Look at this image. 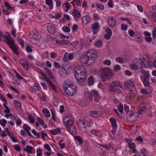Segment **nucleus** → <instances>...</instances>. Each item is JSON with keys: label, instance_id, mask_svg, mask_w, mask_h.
Returning a JSON list of instances; mask_svg holds the SVG:
<instances>
[{"label": "nucleus", "instance_id": "obj_14", "mask_svg": "<svg viewBox=\"0 0 156 156\" xmlns=\"http://www.w3.org/2000/svg\"><path fill=\"white\" fill-rule=\"evenodd\" d=\"M44 79L47 82V83H48L49 86L51 87L52 89L55 91H56V89L54 84L51 81H50L49 79L48 78H47L46 75H44Z\"/></svg>", "mask_w": 156, "mask_h": 156}, {"label": "nucleus", "instance_id": "obj_53", "mask_svg": "<svg viewBox=\"0 0 156 156\" xmlns=\"http://www.w3.org/2000/svg\"><path fill=\"white\" fill-rule=\"evenodd\" d=\"M54 65L56 68L60 69L61 68L60 64L57 62H54Z\"/></svg>", "mask_w": 156, "mask_h": 156}, {"label": "nucleus", "instance_id": "obj_41", "mask_svg": "<svg viewBox=\"0 0 156 156\" xmlns=\"http://www.w3.org/2000/svg\"><path fill=\"white\" fill-rule=\"evenodd\" d=\"M95 45L97 47H100L102 45V42L100 40H98L95 43Z\"/></svg>", "mask_w": 156, "mask_h": 156}, {"label": "nucleus", "instance_id": "obj_61", "mask_svg": "<svg viewBox=\"0 0 156 156\" xmlns=\"http://www.w3.org/2000/svg\"><path fill=\"white\" fill-rule=\"evenodd\" d=\"M32 38L38 40L40 38V36L35 34H34L32 35Z\"/></svg>", "mask_w": 156, "mask_h": 156}, {"label": "nucleus", "instance_id": "obj_17", "mask_svg": "<svg viewBox=\"0 0 156 156\" xmlns=\"http://www.w3.org/2000/svg\"><path fill=\"white\" fill-rule=\"evenodd\" d=\"M47 30L49 33L52 34H54L55 32V29L54 26L50 24H48Z\"/></svg>", "mask_w": 156, "mask_h": 156}, {"label": "nucleus", "instance_id": "obj_21", "mask_svg": "<svg viewBox=\"0 0 156 156\" xmlns=\"http://www.w3.org/2000/svg\"><path fill=\"white\" fill-rule=\"evenodd\" d=\"M72 14L74 17H80V13L78 10L74 9V11L72 12Z\"/></svg>", "mask_w": 156, "mask_h": 156}, {"label": "nucleus", "instance_id": "obj_62", "mask_svg": "<svg viewBox=\"0 0 156 156\" xmlns=\"http://www.w3.org/2000/svg\"><path fill=\"white\" fill-rule=\"evenodd\" d=\"M14 149L18 151H20L21 150L20 147L18 145H15L14 146Z\"/></svg>", "mask_w": 156, "mask_h": 156}, {"label": "nucleus", "instance_id": "obj_2", "mask_svg": "<svg viewBox=\"0 0 156 156\" xmlns=\"http://www.w3.org/2000/svg\"><path fill=\"white\" fill-rule=\"evenodd\" d=\"M63 89L67 94L72 96L74 95L77 92L76 86L72 81H65L63 84Z\"/></svg>", "mask_w": 156, "mask_h": 156}, {"label": "nucleus", "instance_id": "obj_56", "mask_svg": "<svg viewBox=\"0 0 156 156\" xmlns=\"http://www.w3.org/2000/svg\"><path fill=\"white\" fill-rule=\"evenodd\" d=\"M103 63L105 64L110 65L111 64V61L109 60H106L104 61Z\"/></svg>", "mask_w": 156, "mask_h": 156}, {"label": "nucleus", "instance_id": "obj_15", "mask_svg": "<svg viewBox=\"0 0 156 156\" xmlns=\"http://www.w3.org/2000/svg\"><path fill=\"white\" fill-rule=\"evenodd\" d=\"M67 128H69L70 127L72 126L74 124H73V119H69V120H66L65 123H64Z\"/></svg>", "mask_w": 156, "mask_h": 156}, {"label": "nucleus", "instance_id": "obj_47", "mask_svg": "<svg viewBox=\"0 0 156 156\" xmlns=\"http://www.w3.org/2000/svg\"><path fill=\"white\" fill-rule=\"evenodd\" d=\"M5 130L7 133L8 134L10 138H12L13 136V135L12 134V133L9 131L8 129L7 128H5Z\"/></svg>", "mask_w": 156, "mask_h": 156}, {"label": "nucleus", "instance_id": "obj_57", "mask_svg": "<svg viewBox=\"0 0 156 156\" xmlns=\"http://www.w3.org/2000/svg\"><path fill=\"white\" fill-rule=\"evenodd\" d=\"M48 56V51L45 52L42 55V57L43 58H47Z\"/></svg>", "mask_w": 156, "mask_h": 156}, {"label": "nucleus", "instance_id": "obj_30", "mask_svg": "<svg viewBox=\"0 0 156 156\" xmlns=\"http://www.w3.org/2000/svg\"><path fill=\"white\" fill-rule=\"evenodd\" d=\"M42 112L44 114V115L47 117H49L50 116V115L49 111L47 108H44L42 109Z\"/></svg>", "mask_w": 156, "mask_h": 156}, {"label": "nucleus", "instance_id": "obj_39", "mask_svg": "<svg viewBox=\"0 0 156 156\" xmlns=\"http://www.w3.org/2000/svg\"><path fill=\"white\" fill-rule=\"evenodd\" d=\"M23 128L27 132L29 131L30 129V127L27 124H24L23 126Z\"/></svg>", "mask_w": 156, "mask_h": 156}, {"label": "nucleus", "instance_id": "obj_13", "mask_svg": "<svg viewBox=\"0 0 156 156\" xmlns=\"http://www.w3.org/2000/svg\"><path fill=\"white\" fill-rule=\"evenodd\" d=\"M90 114L92 116L95 118L99 117L101 115L100 112L96 110L90 111Z\"/></svg>", "mask_w": 156, "mask_h": 156}, {"label": "nucleus", "instance_id": "obj_37", "mask_svg": "<svg viewBox=\"0 0 156 156\" xmlns=\"http://www.w3.org/2000/svg\"><path fill=\"white\" fill-rule=\"evenodd\" d=\"M63 31L66 33H69L70 31V29L69 27L66 26H64L62 28Z\"/></svg>", "mask_w": 156, "mask_h": 156}, {"label": "nucleus", "instance_id": "obj_54", "mask_svg": "<svg viewBox=\"0 0 156 156\" xmlns=\"http://www.w3.org/2000/svg\"><path fill=\"white\" fill-rule=\"evenodd\" d=\"M37 119L38 120V122H39V123L41 125H43L44 124V122L43 120H42L41 119L39 118V117H37Z\"/></svg>", "mask_w": 156, "mask_h": 156}, {"label": "nucleus", "instance_id": "obj_29", "mask_svg": "<svg viewBox=\"0 0 156 156\" xmlns=\"http://www.w3.org/2000/svg\"><path fill=\"white\" fill-rule=\"evenodd\" d=\"M112 127L113 129L111 131V132L112 133V134L114 135V133H115L116 132V129L117 127L116 122L112 124Z\"/></svg>", "mask_w": 156, "mask_h": 156}, {"label": "nucleus", "instance_id": "obj_60", "mask_svg": "<svg viewBox=\"0 0 156 156\" xmlns=\"http://www.w3.org/2000/svg\"><path fill=\"white\" fill-rule=\"evenodd\" d=\"M5 109L4 111V113H8L10 112V109L7 106L6 107L5 106Z\"/></svg>", "mask_w": 156, "mask_h": 156}, {"label": "nucleus", "instance_id": "obj_34", "mask_svg": "<svg viewBox=\"0 0 156 156\" xmlns=\"http://www.w3.org/2000/svg\"><path fill=\"white\" fill-rule=\"evenodd\" d=\"M2 8V12L4 14L9 15V14L10 12H9L8 9H6L5 7L3 6Z\"/></svg>", "mask_w": 156, "mask_h": 156}, {"label": "nucleus", "instance_id": "obj_23", "mask_svg": "<svg viewBox=\"0 0 156 156\" xmlns=\"http://www.w3.org/2000/svg\"><path fill=\"white\" fill-rule=\"evenodd\" d=\"M73 119V117L71 115L70 113H68L67 115L65 116L63 119V121L64 123H65L66 120H69V119Z\"/></svg>", "mask_w": 156, "mask_h": 156}, {"label": "nucleus", "instance_id": "obj_35", "mask_svg": "<svg viewBox=\"0 0 156 156\" xmlns=\"http://www.w3.org/2000/svg\"><path fill=\"white\" fill-rule=\"evenodd\" d=\"M140 110H142L143 111L144 109L147 108V105L145 103H142L140 105Z\"/></svg>", "mask_w": 156, "mask_h": 156}, {"label": "nucleus", "instance_id": "obj_42", "mask_svg": "<svg viewBox=\"0 0 156 156\" xmlns=\"http://www.w3.org/2000/svg\"><path fill=\"white\" fill-rule=\"evenodd\" d=\"M14 105L17 107L18 108H20L21 107V104L18 101L16 100H14Z\"/></svg>", "mask_w": 156, "mask_h": 156}, {"label": "nucleus", "instance_id": "obj_11", "mask_svg": "<svg viewBox=\"0 0 156 156\" xmlns=\"http://www.w3.org/2000/svg\"><path fill=\"white\" fill-rule=\"evenodd\" d=\"M100 26L98 23H94L91 26V28L93 30V34H95L99 30Z\"/></svg>", "mask_w": 156, "mask_h": 156}, {"label": "nucleus", "instance_id": "obj_64", "mask_svg": "<svg viewBox=\"0 0 156 156\" xmlns=\"http://www.w3.org/2000/svg\"><path fill=\"white\" fill-rule=\"evenodd\" d=\"M37 71L39 73L41 74L43 76V77L44 78V75H46L45 74H44L42 71L40 69H37Z\"/></svg>", "mask_w": 156, "mask_h": 156}, {"label": "nucleus", "instance_id": "obj_28", "mask_svg": "<svg viewBox=\"0 0 156 156\" xmlns=\"http://www.w3.org/2000/svg\"><path fill=\"white\" fill-rule=\"evenodd\" d=\"M45 3L50 6V9H53V1L52 0H45Z\"/></svg>", "mask_w": 156, "mask_h": 156}, {"label": "nucleus", "instance_id": "obj_9", "mask_svg": "<svg viewBox=\"0 0 156 156\" xmlns=\"http://www.w3.org/2000/svg\"><path fill=\"white\" fill-rule=\"evenodd\" d=\"M124 87L126 90H129L131 91L136 90V87L134 83L130 80H126L124 83Z\"/></svg>", "mask_w": 156, "mask_h": 156}, {"label": "nucleus", "instance_id": "obj_8", "mask_svg": "<svg viewBox=\"0 0 156 156\" xmlns=\"http://www.w3.org/2000/svg\"><path fill=\"white\" fill-rule=\"evenodd\" d=\"M126 117L127 120L132 122H134L138 118V115L136 112L129 111L127 112Z\"/></svg>", "mask_w": 156, "mask_h": 156}, {"label": "nucleus", "instance_id": "obj_55", "mask_svg": "<svg viewBox=\"0 0 156 156\" xmlns=\"http://www.w3.org/2000/svg\"><path fill=\"white\" fill-rule=\"evenodd\" d=\"M152 36L154 38H156V27L154 28L152 31Z\"/></svg>", "mask_w": 156, "mask_h": 156}, {"label": "nucleus", "instance_id": "obj_6", "mask_svg": "<svg viewBox=\"0 0 156 156\" xmlns=\"http://www.w3.org/2000/svg\"><path fill=\"white\" fill-rule=\"evenodd\" d=\"M116 86L122 87V85L119 81L115 80L112 82L108 87L109 90L111 92H119V90L118 87H116Z\"/></svg>", "mask_w": 156, "mask_h": 156}, {"label": "nucleus", "instance_id": "obj_63", "mask_svg": "<svg viewBox=\"0 0 156 156\" xmlns=\"http://www.w3.org/2000/svg\"><path fill=\"white\" fill-rule=\"evenodd\" d=\"M137 8L139 11L141 12H143V8L141 5H137Z\"/></svg>", "mask_w": 156, "mask_h": 156}, {"label": "nucleus", "instance_id": "obj_32", "mask_svg": "<svg viewBox=\"0 0 156 156\" xmlns=\"http://www.w3.org/2000/svg\"><path fill=\"white\" fill-rule=\"evenodd\" d=\"M69 43V42L68 40H60L59 41H58L57 44H59L61 45L62 44H68Z\"/></svg>", "mask_w": 156, "mask_h": 156}, {"label": "nucleus", "instance_id": "obj_3", "mask_svg": "<svg viewBox=\"0 0 156 156\" xmlns=\"http://www.w3.org/2000/svg\"><path fill=\"white\" fill-rule=\"evenodd\" d=\"M97 52L95 49L89 50L85 53L83 58L88 62L90 65L94 63L97 58Z\"/></svg>", "mask_w": 156, "mask_h": 156}, {"label": "nucleus", "instance_id": "obj_52", "mask_svg": "<svg viewBox=\"0 0 156 156\" xmlns=\"http://www.w3.org/2000/svg\"><path fill=\"white\" fill-rule=\"evenodd\" d=\"M26 50L28 52H31L32 51L31 47L29 45H27L26 46Z\"/></svg>", "mask_w": 156, "mask_h": 156}, {"label": "nucleus", "instance_id": "obj_16", "mask_svg": "<svg viewBox=\"0 0 156 156\" xmlns=\"http://www.w3.org/2000/svg\"><path fill=\"white\" fill-rule=\"evenodd\" d=\"M67 129L72 135H75L76 134L77 132L74 125L67 128Z\"/></svg>", "mask_w": 156, "mask_h": 156}, {"label": "nucleus", "instance_id": "obj_50", "mask_svg": "<svg viewBox=\"0 0 156 156\" xmlns=\"http://www.w3.org/2000/svg\"><path fill=\"white\" fill-rule=\"evenodd\" d=\"M127 25L122 24L121 25V28L123 30H126L127 29Z\"/></svg>", "mask_w": 156, "mask_h": 156}, {"label": "nucleus", "instance_id": "obj_18", "mask_svg": "<svg viewBox=\"0 0 156 156\" xmlns=\"http://www.w3.org/2000/svg\"><path fill=\"white\" fill-rule=\"evenodd\" d=\"M90 19V17L89 15H86L85 16H83L82 19V21L83 23L86 24L88 23Z\"/></svg>", "mask_w": 156, "mask_h": 156}, {"label": "nucleus", "instance_id": "obj_43", "mask_svg": "<svg viewBox=\"0 0 156 156\" xmlns=\"http://www.w3.org/2000/svg\"><path fill=\"white\" fill-rule=\"evenodd\" d=\"M37 156H42V151L41 149L39 148L37 149Z\"/></svg>", "mask_w": 156, "mask_h": 156}, {"label": "nucleus", "instance_id": "obj_12", "mask_svg": "<svg viewBox=\"0 0 156 156\" xmlns=\"http://www.w3.org/2000/svg\"><path fill=\"white\" fill-rule=\"evenodd\" d=\"M105 30L107 34L104 35V37L106 39H109L112 34V30L109 28H106Z\"/></svg>", "mask_w": 156, "mask_h": 156}, {"label": "nucleus", "instance_id": "obj_5", "mask_svg": "<svg viewBox=\"0 0 156 156\" xmlns=\"http://www.w3.org/2000/svg\"><path fill=\"white\" fill-rule=\"evenodd\" d=\"M100 72L101 76L102 78H109L114 75L113 70H110L108 67L102 68Z\"/></svg>", "mask_w": 156, "mask_h": 156}, {"label": "nucleus", "instance_id": "obj_51", "mask_svg": "<svg viewBox=\"0 0 156 156\" xmlns=\"http://www.w3.org/2000/svg\"><path fill=\"white\" fill-rule=\"evenodd\" d=\"M135 140L136 141H139L140 142H142L143 141V139L140 136H139L137 137L136 138Z\"/></svg>", "mask_w": 156, "mask_h": 156}, {"label": "nucleus", "instance_id": "obj_4", "mask_svg": "<svg viewBox=\"0 0 156 156\" xmlns=\"http://www.w3.org/2000/svg\"><path fill=\"white\" fill-rule=\"evenodd\" d=\"M4 37L5 39V40L6 41V42L14 52V53H15L16 55H19V51L17 50L18 48L15 45L14 40L11 37L7 36H4Z\"/></svg>", "mask_w": 156, "mask_h": 156}, {"label": "nucleus", "instance_id": "obj_10", "mask_svg": "<svg viewBox=\"0 0 156 156\" xmlns=\"http://www.w3.org/2000/svg\"><path fill=\"white\" fill-rule=\"evenodd\" d=\"M108 23L109 26L111 27H114L116 24V20L113 17L111 16L108 19Z\"/></svg>", "mask_w": 156, "mask_h": 156}, {"label": "nucleus", "instance_id": "obj_24", "mask_svg": "<svg viewBox=\"0 0 156 156\" xmlns=\"http://www.w3.org/2000/svg\"><path fill=\"white\" fill-rule=\"evenodd\" d=\"M64 6H65V8H66L65 11L66 12H68V10L70 9L71 7V5H70L69 3L67 2H66V3H64L62 4V6L63 7H64Z\"/></svg>", "mask_w": 156, "mask_h": 156}, {"label": "nucleus", "instance_id": "obj_38", "mask_svg": "<svg viewBox=\"0 0 156 156\" xmlns=\"http://www.w3.org/2000/svg\"><path fill=\"white\" fill-rule=\"evenodd\" d=\"M17 41L20 43L21 46H22V48L24 47V41L21 38H18L17 39Z\"/></svg>", "mask_w": 156, "mask_h": 156}, {"label": "nucleus", "instance_id": "obj_1", "mask_svg": "<svg viewBox=\"0 0 156 156\" xmlns=\"http://www.w3.org/2000/svg\"><path fill=\"white\" fill-rule=\"evenodd\" d=\"M75 77L76 80L80 82L85 81L86 78L87 72L82 65H79L74 69Z\"/></svg>", "mask_w": 156, "mask_h": 156}, {"label": "nucleus", "instance_id": "obj_7", "mask_svg": "<svg viewBox=\"0 0 156 156\" xmlns=\"http://www.w3.org/2000/svg\"><path fill=\"white\" fill-rule=\"evenodd\" d=\"M145 59H143L142 60L141 59H136L134 61L133 63L130 65V67L131 69H136L138 68H142L143 66V64L144 63Z\"/></svg>", "mask_w": 156, "mask_h": 156}, {"label": "nucleus", "instance_id": "obj_48", "mask_svg": "<svg viewBox=\"0 0 156 156\" xmlns=\"http://www.w3.org/2000/svg\"><path fill=\"white\" fill-rule=\"evenodd\" d=\"M44 148L47 150L48 151H51V148L48 145V144H45L44 145Z\"/></svg>", "mask_w": 156, "mask_h": 156}, {"label": "nucleus", "instance_id": "obj_40", "mask_svg": "<svg viewBox=\"0 0 156 156\" xmlns=\"http://www.w3.org/2000/svg\"><path fill=\"white\" fill-rule=\"evenodd\" d=\"M27 152L29 154H30L32 151L33 149V147L31 146L27 145Z\"/></svg>", "mask_w": 156, "mask_h": 156}, {"label": "nucleus", "instance_id": "obj_26", "mask_svg": "<svg viewBox=\"0 0 156 156\" xmlns=\"http://www.w3.org/2000/svg\"><path fill=\"white\" fill-rule=\"evenodd\" d=\"M100 146L106 149L110 150L112 147V145L111 144H101Z\"/></svg>", "mask_w": 156, "mask_h": 156}, {"label": "nucleus", "instance_id": "obj_36", "mask_svg": "<svg viewBox=\"0 0 156 156\" xmlns=\"http://www.w3.org/2000/svg\"><path fill=\"white\" fill-rule=\"evenodd\" d=\"M140 153L141 154L140 155H142V156H146V155L147 154V153L146 150L144 149L141 150Z\"/></svg>", "mask_w": 156, "mask_h": 156}, {"label": "nucleus", "instance_id": "obj_33", "mask_svg": "<svg viewBox=\"0 0 156 156\" xmlns=\"http://www.w3.org/2000/svg\"><path fill=\"white\" fill-rule=\"evenodd\" d=\"M141 72L143 74L144 76H145V78H149V73L144 70H141Z\"/></svg>", "mask_w": 156, "mask_h": 156}, {"label": "nucleus", "instance_id": "obj_19", "mask_svg": "<svg viewBox=\"0 0 156 156\" xmlns=\"http://www.w3.org/2000/svg\"><path fill=\"white\" fill-rule=\"evenodd\" d=\"M77 123L81 127H85V121L84 120L79 119L77 121Z\"/></svg>", "mask_w": 156, "mask_h": 156}, {"label": "nucleus", "instance_id": "obj_59", "mask_svg": "<svg viewBox=\"0 0 156 156\" xmlns=\"http://www.w3.org/2000/svg\"><path fill=\"white\" fill-rule=\"evenodd\" d=\"M145 62V61L144 62V64H143V66H144L150 67V66L151 65V64L148 62V61H146Z\"/></svg>", "mask_w": 156, "mask_h": 156}, {"label": "nucleus", "instance_id": "obj_31", "mask_svg": "<svg viewBox=\"0 0 156 156\" xmlns=\"http://www.w3.org/2000/svg\"><path fill=\"white\" fill-rule=\"evenodd\" d=\"M143 83L145 86L149 87H150V83L148 81V78H144L143 80Z\"/></svg>", "mask_w": 156, "mask_h": 156}, {"label": "nucleus", "instance_id": "obj_27", "mask_svg": "<svg viewBox=\"0 0 156 156\" xmlns=\"http://www.w3.org/2000/svg\"><path fill=\"white\" fill-rule=\"evenodd\" d=\"M49 132L51 134L55 135L60 133L61 131L59 129H57L51 130L49 131Z\"/></svg>", "mask_w": 156, "mask_h": 156}, {"label": "nucleus", "instance_id": "obj_25", "mask_svg": "<svg viewBox=\"0 0 156 156\" xmlns=\"http://www.w3.org/2000/svg\"><path fill=\"white\" fill-rule=\"evenodd\" d=\"M94 78L91 76L88 78L87 80V83L89 86H91L94 84Z\"/></svg>", "mask_w": 156, "mask_h": 156}, {"label": "nucleus", "instance_id": "obj_45", "mask_svg": "<svg viewBox=\"0 0 156 156\" xmlns=\"http://www.w3.org/2000/svg\"><path fill=\"white\" fill-rule=\"evenodd\" d=\"M75 139L78 141L79 143L80 144H82L83 143V140L80 136H76Z\"/></svg>", "mask_w": 156, "mask_h": 156}, {"label": "nucleus", "instance_id": "obj_49", "mask_svg": "<svg viewBox=\"0 0 156 156\" xmlns=\"http://www.w3.org/2000/svg\"><path fill=\"white\" fill-rule=\"evenodd\" d=\"M28 119L30 121V122L33 123L34 122V117L32 115H30L28 117Z\"/></svg>", "mask_w": 156, "mask_h": 156}, {"label": "nucleus", "instance_id": "obj_58", "mask_svg": "<svg viewBox=\"0 0 156 156\" xmlns=\"http://www.w3.org/2000/svg\"><path fill=\"white\" fill-rule=\"evenodd\" d=\"M120 68V66L118 65H116L113 68L114 69L115 71L119 70Z\"/></svg>", "mask_w": 156, "mask_h": 156}, {"label": "nucleus", "instance_id": "obj_46", "mask_svg": "<svg viewBox=\"0 0 156 156\" xmlns=\"http://www.w3.org/2000/svg\"><path fill=\"white\" fill-rule=\"evenodd\" d=\"M5 5L6 6V8L8 10H12V7L7 2H5Z\"/></svg>", "mask_w": 156, "mask_h": 156}, {"label": "nucleus", "instance_id": "obj_20", "mask_svg": "<svg viewBox=\"0 0 156 156\" xmlns=\"http://www.w3.org/2000/svg\"><path fill=\"white\" fill-rule=\"evenodd\" d=\"M128 147L133 150V152L136 153L137 151L135 149V144L133 143H131L128 145Z\"/></svg>", "mask_w": 156, "mask_h": 156}, {"label": "nucleus", "instance_id": "obj_22", "mask_svg": "<svg viewBox=\"0 0 156 156\" xmlns=\"http://www.w3.org/2000/svg\"><path fill=\"white\" fill-rule=\"evenodd\" d=\"M84 96L85 98L89 100H92L93 97L92 94L88 91H86L84 93Z\"/></svg>", "mask_w": 156, "mask_h": 156}, {"label": "nucleus", "instance_id": "obj_44", "mask_svg": "<svg viewBox=\"0 0 156 156\" xmlns=\"http://www.w3.org/2000/svg\"><path fill=\"white\" fill-rule=\"evenodd\" d=\"M118 109L119 111L121 113H122L123 111V105L122 104H120L118 107Z\"/></svg>", "mask_w": 156, "mask_h": 156}]
</instances>
